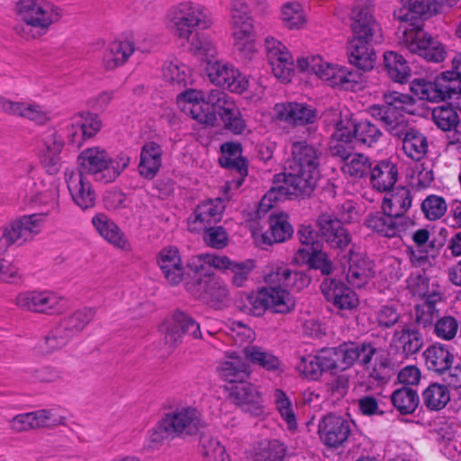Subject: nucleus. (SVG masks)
Segmentation results:
<instances>
[{
	"mask_svg": "<svg viewBox=\"0 0 461 461\" xmlns=\"http://www.w3.org/2000/svg\"><path fill=\"white\" fill-rule=\"evenodd\" d=\"M176 103L184 113L201 124L214 125L219 114L225 129L232 133L242 134L246 130V122L238 105L230 96L218 89L205 93L188 88L177 95Z\"/></svg>",
	"mask_w": 461,
	"mask_h": 461,
	"instance_id": "f257e3e1",
	"label": "nucleus"
},
{
	"mask_svg": "<svg viewBox=\"0 0 461 461\" xmlns=\"http://www.w3.org/2000/svg\"><path fill=\"white\" fill-rule=\"evenodd\" d=\"M384 104L370 107V114L380 121L390 134L402 138L404 154L415 161L422 159L428 152L427 138L413 129H408V116L415 113L414 99L396 91L384 95Z\"/></svg>",
	"mask_w": 461,
	"mask_h": 461,
	"instance_id": "f03ea898",
	"label": "nucleus"
},
{
	"mask_svg": "<svg viewBox=\"0 0 461 461\" xmlns=\"http://www.w3.org/2000/svg\"><path fill=\"white\" fill-rule=\"evenodd\" d=\"M289 267L284 264H273L264 274V281L267 287L251 293L248 298L249 313L259 317L266 312L278 314H287L294 307V300L284 289V284L288 276Z\"/></svg>",
	"mask_w": 461,
	"mask_h": 461,
	"instance_id": "7ed1b4c3",
	"label": "nucleus"
},
{
	"mask_svg": "<svg viewBox=\"0 0 461 461\" xmlns=\"http://www.w3.org/2000/svg\"><path fill=\"white\" fill-rule=\"evenodd\" d=\"M15 13L22 23L16 25V33L26 41L46 35L62 17V10L49 0H19Z\"/></svg>",
	"mask_w": 461,
	"mask_h": 461,
	"instance_id": "20e7f679",
	"label": "nucleus"
},
{
	"mask_svg": "<svg viewBox=\"0 0 461 461\" xmlns=\"http://www.w3.org/2000/svg\"><path fill=\"white\" fill-rule=\"evenodd\" d=\"M297 68L304 73H312L333 88L356 92L366 84L364 74L351 68L328 62L320 55L297 59Z\"/></svg>",
	"mask_w": 461,
	"mask_h": 461,
	"instance_id": "39448f33",
	"label": "nucleus"
},
{
	"mask_svg": "<svg viewBox=\"0 0 461 461\" xmlns=\"http://www.w3.org/2000/svg\"><path fill=\"white\" fill-rule=\"evenodd\" d=\"M319 176L317 149L304 140L294 141L288 172L283 174L282 177L301 194H309L315 187Z\"/></svg>",
	"mask_w": 461,
	"mask_h": 461,
	"instance_id": "423d86ee",
	"label": "nucleus"
},
{
	"mask_svg": "<svg viewBox=\"0 0 461 461\" xmlns=\"http://www.w3.org/2000/svg\"><path fill=\"white\" fill-rule=\"evenodd\" d=\"M375 23L367 11L356 9L351 23L352 38L348 41L349 63L360 70H370L375 63V52L371 45Z\"/></svg>",
	"mask_w": 461,
	"mask_h": 461,
	"instance_id": "0eeeda50",
	"label": "nucleus"
},
{
	"mask_svg": "<svg viewBox=\"0 0 461 461\" xmlns=\"http://www.w3.org/2000/svg\"><path fill=\"white\" fill-rule=\"evenodd\" d=\"M411 261L415 267L406 280L410 293L422 300L416 305V317H435L436 304L442 299L439 285L430 283L425 272V266L429 265V258L425 254L417 256L411 252Z\"/></svg>",
	"mask_w": 461,
	"mask_h": 461,
	"instance_id": "6e6552de",
	"label": "nucleus"
},
{
	"mask_svg": "<svg viewBox=\"0 0 461 461\" xmlns=\"http://www.w3.org/2000/svg\"><path fill=\"white\" fill-rule=\"evenodd\" d=\"M80 169L92 175L96 181L111 183L129 166L130 158L125 153H119L113 158L99 147L87 148L77 157Z\"/></svg>",
	"mask_w": 461,
	"mask_h": 461,
	"instance_id": "1a4fd4ad",
	"label": "nucleus"
},
{
	"mask_svg": "<svg viewBox=\"0 0 461 461\" xmlns=\"http://www.w3.org/2000/svg\"><path fill=\"white\" fill-rule=\"evenodd\" d=\"M167 21L172 24L173 34L178 40L189 38L195 28L208 29L212 24L211 14L197 2L183 1L172 5L166 14Z\"/></svg>",
	"mask_w": 461,
	"mask_h": 461,
	"instance_id": "9d476101",
	"label": "nucleus"
},
{
	"mask_svg": "<svg viewBox=\"0 0 461 461\" xmlns=\"http://www.w3.org/2000/svg\"><path fill=\"white\" fill-rule=\"evenodd\" d=\"M192 258L187 262V268L192 272V281L185 282L186 290L201 299L211 307L221 309L228 301V289L224 282L214 275L216 267L202 270L191 266Z\"/></svg>",
	"mask_w": 461,
	"mask_h": 461,
	"instance_id": "9b49d317",
	"label": "nucleus"
},
{
	"mask_svg": "<svg viewBox=\"0 0 461 461\" xmlns=\"http://www.w3.org/2000/svg\"><path fill=\"white\" fill-rule=\"evenodd\" d=\"M376 349L370 343L344 344L338 348H322L318 351L322 372L336 373L350 367L355 362L363 366L370 364Z\"/></svg>",
	"mask_w": 461,
	"mask_h": 461,
	"instance_id": "f8f14e48",
	"label": "nucleus"
},
{
	"mask_svg": "<svg viewBox=\"0 0 461 461\" xmlns=\"http://www.w3.org/2000/svg\"><path fill=\"white\" fill-rule=\"evenodd\" d=\"M26 176H22L18 196L24 209L46 205L53 208L57 203L58 187L55 184H47L37 176L34 167L27 164L23 169Z\"/></svg>",
	"mask_w": 461,
	"mask_h": 461,
	"instance_id": "ddd939ff",
	"label": "nucleus"
},
{
	"mask_svg": "<svg viewBox=\"0 0 461 461\" xmlns=\"http://www.w3.org/2000/svg\"><path fill=\"white\" fill-rule=\"evenodd\" d=\"M47 212L23 215L12 221L0 231V253L12 245L22 246L39 235L47 220Z\"/></svg>",
	"mask_w": 461,
	"mask_h": 461,
	"instance_id": "4468645a",
	"label": "nucleus"
},
{
	"mask_svg": "<svg viewBox=\"0 0 461 461\" xmlns=\"http://www.w3.org/2000/svg\"><path fill=\"white\" fill-rule=\"evenodd\" d=\"M338 217L322 213L318 219L321 234L332 248L342 249L351 240L348 231L343 227L342 221L350 222L357 218V211L352 201L344 202L338 212Z\"/></svg>",
	"mask_w": 461,
	"mask_h": 461,
	"instance_id": "2eb2a0df",
	"label": "nucleus"
},
{
	"mask_svg": "<svg viewBox=\"0 0 461 461\" xmlns=\"http://www.w3.org/2000/svg\"><path fill=\"white\" fill-rule=\"evenodd\" d=\"M16 305L23 310L47 315H62L72 308L69 298L51 290H33L20 293Z\"/></svg>",
	"mask_w": 461,
	"mask_h": 461,
	"instance_id": "dca6fc26",
	"label": "nucleus"
},
{
	"mask_svg": "<svg viewBox=\"0 0 461 461\" xmlns=\"http://www.w3.org/2000/svg\"><path fill=\"white\" fill-rule=\"evenodd\" d=\"M205 73L215 86L231 93L241 94L249 87V78L230 61L225 59L207 60Z\"/></svg>",
	"mask_w": 461,
	"mask_h": 461,
	"instance_id": "f3484780",
	"label": "nucleus"
},
{
	"mask_svg": "<svg viewBox=\"0 0 461 461\" xmlns=\"http://www.w3.org/2000/svg\"><path fill=\"white\" fill-rule=\"evenodd\" d=\"M411 91L418 98L429 102H440L447 99H461V81L447 79L443 72L434 81L422 78L411 83Z\"/></svg>",
	"mask_w": 461,
	"mask_h": 461,
	"instance_id": "a211bd4d",
	"label": "nucleus"
},
{
	"mask_svg": "<svg viewBox=\"0 0 461 461\" xmlns=\"http://www.w3.org/2000/svg\"><path fill=\"white\" fill-rule=\"evenodd\" d=\"M402 41L408 50L427 61L439 63L446 58L445 46L420 28L406 29Z\"/></svg>",
	"mask_w": 461,
	"mask_h": 461,
	"instance_id": "6ab92c4d",
	"label": "nucleus"
},
{
	"mask_svg": "<svg viewBox=\"0 0 461 461\" xmlns=\"http://www.w3.org/2000/svg\"><path fill=\"white\" fill-rule=\"evenodd\" d=\"M164 423L173 437L181 438L198 434L206 425L201 411L193 406H178L167 412Z\"/></svg>",
	"mask_w": 461,
	"mask_h": 461,
	"instance_id": "aec40b11",
	"label": "nucleus"
},
{
	"mask_svg": "<svg viewBox=\"0 0 461 461\" xmlns=\"http://www.w3.org/2000/svg\"><path fill=\"white\" fill-rule=\"evenodd\" d=\"M191 266L206 271L212 267L219 270L229 269L233 273V283L237 286H242L256 265L252 259L234 262L226 256L205 253L193 256Z\"/></svg>",
	"mask_w": 461,
	"mask_h": 461,
	"instance_id": "412c9836",
	"label": "nucleus"
},
{
	"mask_svg": "<svg viewBox=\"0 0 461 461\" xmlns=\"http://www.w3.org/2000/svg\"><path fill=\"white\" fill-rule=\"evenodd\" d=\"M102 128V122L98 115L82 112L70 117L64 124L62 130L68 140L79 148L86 140L95 136Z\"/></svg>",
	"mask_w": 461,
	"mask_h": 461,
	"instance_id": "4be33fe9",
	"label": "nucleus"
},
{
	"mask_svg": "<svg viewBox=\"0 0 461 461\" xmlns=\"http://www.w3.org/2000/svg\"><path fill=\"white\" fill-rule=\"evenodd\" d=\"M265 49L274 76L283 83L290 82L294 72V62L286 46L269 36L265 39Z\"/></svg>",
	"mask_w": 461,
	"mask_h": 461,
	"instance_id": "5701e85b",
	"label": "nucleus"
},
{
	"mask_svg": "<svg viewBox=\"0 0 461 461\" xmlns=\"http://www.w3.org/2000/svg\"><path fill=\"white\" fill-rule=\"evenodd\" d=\"M63 147L64 141L56 129L50 128L41 135L37 146L38 157L49 175H56L61 169Z\"/></svg>",
	"mask_w": 461,
	"mask_h": 461,
	"instance_id": "b1692460",
	"label": "nucleus"
},
{
	"mask_svg": "<svg viewBox=\"0 0 461 461\" xmlns=\"http://www.w3.org/2000/svg\"><path fill=\"white\" fill-rule=\"evenodd\" d=\"M66 418L57 410H39L21 413L10 421L11 429L16 432L38 428H52L65 423Z\"/></svg>",
	"mask_w": 461,
	"mask_h": 461,
	"instance_id": "393cba45",
	"label": "nucleus"
},
{
	"mask_svg": "<svg viewBox=\"0 0 461 461\" xmlns=\"http://www.w3.org/2000/svg\"><path fill=\"white\" fill-rule=\"evenodd\" d=\"M231 401L242 411L259 415L263 410V397L257 386L247 379L226 386Z\"/></svg>",
	"mask_w": 461,
	"mask_h": 461,
	"instance_id": "a878e982",
	"label": "nucleus"
},
{
	"mask_svg": "<svg viewBox=\"0 0 461 461\" xmlns=\"http://www.w3.org/2000/svg\"><path fill=\"white\" fill-rule=\"evenodd\" d=\"M273 111L276 120L295 126L312 124L317 118L316 109L304 103L286 102L276 104Z\"/></svg>",
	"mask_w": 461,
	"mask_h": 461,
	"instance_id": "bb28decb",
	"label": "nucleus"
},
{
	"mask_svg": "<svg viewBox=\"0 0 461 461\" xmlns=\"http://www.w3.org/2000/svg\"><path fill=\"white\" fill-rule=\"evenodd\" d=\"M353 149H348L342 144L330 147L333 156L340 158V169L342 173L352 178H362L367 175L371 168L370 159L360 153H353Z\"/></svg>",
	"mask_w": 461,
	"mask_h": 461,
	"instance_id": "cd10ccee",
	"label": "nucleus"
},
{
	"mask_svg": "<svg viewBox=\"0 0 461 461\" xmlns=\"http://www.w3.org/2000/svg\"><path fill=\"white\" fill-rule=\"evenodd\" d=\"M351 432L350 422L334 414L325 416L319 424L321 441L330 447L341 446Z\"/></svg>",
	"mask_w": 461,
	"mask_h": 461,
	"instance_id": "c85d7f7f",
	"label": "nucleus"
},
{
	"mask_svg": "<svg viewBox=\"0 0 461 461\" xmlns=\"http://www.w3.org/2000/svg\"><path fill=\"white\" fill-rule=\"evenodd\" d=\"M135 52L132 40L117 38L107 43L102 56V67L106 71H113L124 66Z\"/></svg>",
	"mask_w": 461,
	"mask_h": 461,
	"instance_id": "c756f323",
	"label": "nucleus"
},
{
	"mask_svg": "<svg viewBox=\"0 0 461 461\" xmlns=\"http://www.w3.org/2000/svg\"><path fill=\"white\" fill-rule=\"evenodd\" d=\"M223 211L224 203L221 198L201 203L188 219L189 230H203L211 224L220 221Z\"/></svg>",
	"mask_w": 461,
	"mask_h": 461,
	"instance_id": "7c9ffc66",
	"label": "nucleus"
},
{
	"mask_svg": "<svg viewBox=\"0 0 461 461\" xmlns=\"http://www.w3.org/2000/svg\"><path fill=\"white\" fill-rule=\"evenodd\" d=\"M86 319H62V321L51 334L40 345L42 354H50L65 346L68 339L81 331L86 325Z\"/></svg>",
	"mask_w": 461,
	"mask_h": 461,
	"instance_id": "2f4dec72",
	"label": "nucleus"
},
{
	"mask_svg": "<svg viewBox=\"0 0 461 461\" xmlns=\"http://www.w3.org/2000/svg\"><path fill=\"white\" fill-rule=\"evenodd\" d=\"M219 376L228 383V385L247 379L250 375V367L246 358L236 350H227L224 359L217 367Z\"/></svg>",
	"mask_w": 461,
	"mask_h": 461,
	"instance_id": "473e14b6",
	"label": "nucleus"
},
{
	"mask_svg": "<svg viewBox=\"0 0 461 461\" xmlns=\"http://www.w3.org/2000/svg\"><path fill=\"white\" fill-rule=\"evenodd\" d=\"M0 111L43 124L50 119L48 109L34 102H14L0 96Z\"/></svg>",
	"mask_w": 461,
	"mask_h": 461,
	"instance_id": "72a5a7b5",
	"label": "nucleus"
},
{
	"mask_svg": "<svg viewBox=\"0 0 461 461\" xmlns=\"http://www.w3.org/2000/svg\"><path fill=\"white\" fill-rule=\"evenodd\" d=\"M66 182L69 194L77 205L83 210L95 204V194L91 183L86 180L82 172L71 171L66 173Z\"/></svg>",
	"mask_w": 461,
	"mask_h": 461,
	"instance_id": "f704fd0d",
	"label": "nucleus"
},
{
	"mask_svg": "<svg viewBox=\"0 0 461 461\" xmlns=\"http://www.w3.org/2000/svg\"><path fill=\"white\" fill-rule=\"evenodd\" d=\"M321 288L325 298L339 309L351 310L358 304L357 294L341 282L326 278Z\"/></svg>",
	"mask_w": 461,
	"mask_h": 461,
	"instance_id": "c9c22d12",
	"label": "nucleus"
},
{
	"mask_svg": "<svg viewBox=\"0 0 461 461\" xmlns=\"http://www.w3.org/2000/svg\"><path fill=\"white\" fill-rule=\"evenodd\" d=\"M408 221L398 220L394 216L375 212L369 213L365 219V225L374 232L387 238H394L405 230Z\"/></svg>",
	"mask_w": 461,
	"mask_h": 461,
	"instance_id": "e433bc0d",
	"label": "nucleus"
},
{
	"mask_svg": "<svg viewBox=\"0 0 461 461\" xmlns=\"http://www.w3.org/2000/svg\"><path fill=\"white\" fill-rule=\"evenodd\" d=\"M230 27L232 44L235 50L245 58H251L257 51L253 21L232 22Z\"/></svg>",
	"mask_w": 461,
	"mask_h": 461,
	"instance_id": "4c0bfd02",
	"label": "nucleus"
},
{
	"mask_svg": "<svg viewBox=\"0 0 461 461\" xmlns=\"http://www.w3.org/2000/svg\"><path fill=\"white\" fill-rule=\"evenodd\" d=\"M160 329L165 332L166 342L176 347L181 342L183 334H189L194 338H200V324L194 319H166Z\"/></svg>",
	"mask_w": 461,
	"mask_h": 461,
	"instance_id": "58836bf2",
	"label": "nucleus"
},
{
	"mask_svg": "<svg viewBox=\"0 0 461 461\" xmlns=\"http://www.w3.org/2000/svg\"><path fill=\"white\" fill-rule=\"evenodd\" d=\"M92 224L99 235L110 244L122 250L131 249V244L123 232L106 214H95L92 218Z\"/></svg>",
	"mask_w": 461,
	"mask_h": 461,
	"instance_id": "ea45409f",
	"label": "nucleus"
},
{
	"mask_svg": "<svg viewBox=\"0 0 461 461\" xmlns=\"http://www.w3.org/2000/svg\"><path fill=\"white\" fill-rule=\"evenodd\" d=\"M158 264L165 278L172 285H177L184 280V267L180 253L176 247H167L160 250Z\"/></svg>",
	"mask_w": 461,
	"mask_h": 461,
	"instance_id": "a19ab883",
	"label": "nucleus"
},
{
	"mask_svg": "<svg viewBox=\"0 0 461 461\" xmlns=\"http://www.w3.org/2000/svg\"><path fill=\"white\" fill-rule=\"evenodd\" d=\"M369 172L371 185L381 193L390 191L398 178V168L389 160H381L371 166Z\"/></svg>",
	"mask_w": 461,
	"mask_h": 461,
	"instance_id": "79ce46f5",
	"label": "nucleus"
},
{
	"mask_svg": "<svg viewBox=\"0 0 461 461\" xmlns=\"http://www.w3.org/2000/svg\"><path fill=\"white\" fill-rule=\"evenodd\" d=\"M161 75L172 86L185 87L194 83L192 68L177 58H169L164 62Z\"/></svg>",
	"mask_w": 461,
	"mask_h": 461,
	"instance_id": "37998d69",
	"label": "nucleus"
},
{
	"mask_svg": "<svg viewBox=\"0 0 461 461\" xmlns=\"http://www.w3.org/2000/svg\"><path fill=\"white\" fill-rule=\"evenodd\" d=\"M241 353L249 365L258 366L268 372H283L281 359L260 346L248 345L242 349Z\"/></svg>",
	"mask_w": 461,
	"mask_h": 461,
	"instance_id": "c03bdc74",
	"label": "nucleus"
},
{
	"mask_svg": "<svg viewBox=\"0 0 461 461\" xmlns=\"http://www.w3.org/2000/svg\"><path fill=\"white\" fill-rule=\"evenodd\" d=\"M302 194L294 186L287 185L282 175L276 176V185L268 190L258 205V216L267 213L278 201Z\"/></svg>",
	"mask_w": 461,
	"mask_h": 461,
	"instance_id": "a18cd8bd",
	"label": "nucleus"
},
{
	"mask_svg": "<svg viewBox=\"0 0 461 461\" xmlns=\"http://www.w3.org/2000/svg\"><path fill=\"white\" fill-rule=\"evenodd\" d=\"M439 448L450 460L461 461V426L450 422L440 428Z\"/></svg>",
	"mask_w": 461,
	"mask_h": 461,
	"instance_id": "49530a36",
	"label": "nucleus"
},
{
	"mask_svg": "<svg viewBox=\"0 0 461 461\" xmlns=\"http://www.w3.org/2000/svg\"><path fill=\"white\" fill-rule=\"evenodd\" d=\"M411 205V196L410 190L406 187L399 186L386 192L383 199L382 210L384 212L391 214L398 220H403L402 216Z\"/></svg>",
	"mask_w": 461,
	"mask_h": 461,
	"instance_id": "de8ad7c7",
	"label": "nucleus"
},
{
	"mask_svg": "<svg viewBox=\"0 0 461 461\" xmlns=\"http://www.w3.org/2000/svg\"><path fill=\"white\" fill-rule=\"evenodd\" d=\"M347 272L348 282L356 287L364 285L374 275L373 263L365 256L351 252Z\"/></svg>",
	"mask_w": 461,
	"mask_h": 461,
	"instance_id": "09e8293b",
	"label": "nucleus"
},
{
	"mask_svg": "<svg viewBox=\"0 0 461 461\" xmlns=\"http://www.w3.org/2000/svg\"><path fill=\"white\" fill-rule=\"evenodd\" d=\"M294 259L298 264H305L311 268L319 269L324 275H329L332 271L331 261L321 250V245H315L313 249H298Z\"/></svg>",
	"mask_w": 461,
	"mask_h": 461,
	"instance_id": "8fccbe9b",
	"label": "nucleus"
},
{
	"mask_svg": "<svg viewBox=\"0 0 461 461\" xmlns=\"http://www.w3.org/2000/svg\"><path fill=\"white\" fill-rule=\"evenodd\" d=\"M162 149L155 142L146 143L140 152V174L147 179L153 178L162 163Z\"/></svg>",
	"mask_w": 461,
	"mask_h": 461,
	"instance_id": "3c124183",
	"label": "nucleus"
},
{
	"mask_svg": "<svg viewBox=\"0 0 461 461\" xmlns=\"http://www.w3.org/2000/svg\"><path fill=\"white\" fill-rule=\"evenodd\" d=\"M423 356L428 369L438 374L445 373L454 360V356L447 347L440 343H435L427 348Z\"/></svg>",
	"mask_w": 461,
	"mask_h": 461,
	"instance_id": "603ef678",
	"label": "nucleus"
},
{
	"mask_svg": "<svg viewBox=\"0 0 461 461\" xmlns=\"http://www.w3.org/2000/svg\"><path fill=\"white\" fill-rule=\"evenodd\" d=\"M386 74L394 82L404 84L411 75V69L405 58L398 52L390 50L384 54Z\"/></svg>",
	"mask_w": 461,
	"mask_h": 461,
	"instance_id": "864d4df0",
	"label": "nucleus"
},
{
	"mask_svg": "<svg viewBox=\"0 0 461 461\" xmlns=\"http://www.w3.org/2000/svg\"><path fill=\"white\" fill-rule=\"evenodd\" d=\"M393 342L397 348H402L404 355L411 356L422 348L424 340L423 336L415 327L404 326L395 330Z\"/></svg>",
	"mask_w": 461,
	"mask_h": 461,
	"instance_id": "5fc2aeb1",
	"label": "nucleus"
},
{
	"mask_svg": "<svg viewBox=\"0 0 461 461\" xmlns=\"http://www.w3.org/2000/svg\"><path fill=\"white\" fill-rule=\"evenodd\" d=\"M294 232L285 213L272 214L269 219V230L263 234V240L267 244L283 242L289 239Z\"/></svg>",
	"mask_w": 461,
	"mask_h": 461,
	"instance_id": "6e6d98bb",
	"label": "nucleus"
},
{
	"mask_svg": "<svg viewBox=\"0 0 461 461\" xmlns=\"http://www.w3.org/2000/svg\"><path fill=\"white\" fill-rule=\"evenodd\" d=\"M181 41L187 43L189 50L195 56L203 57L206 61L218 54L215 41L207 33L193 32L189 38H183Z\"/></svg>",
	"mask_w": 461,
	"mask_h": 461,
	"instance_id": "4d7b16f0",
	"label": "nucleus"
},
{
	"mask_svg": "<svg viewBox=\"0 0 461 461\" xmlns=\"http://www.w3.org/2000/svg\"><path fill=\"white\" fill-rule=\"evenodd\" d=\"M285 447L276 439H265L257 443L250 454L251 461H281L285 455Z\"/></svg>",
	"mask_w": 461,
	"mask_h": 461,
	"instance_id": "13d9d810",
	"label": "nucleus"
},
{
	"mask_svg": "<svg viewBox=\"0 0 461 461\" xmlns=\"http://www.w3.org/2000/svg\"><path fill=\"white\" fill-rule=\"evenodd\" d=\"M356 124L357 122H353L348 114H340L334 125L330 147L342 144L348 149H353Z\"/></svg>",
	"mask_w": 461,
	"mask_h": 461,
	"instance_id": "bf43d9fd",
	"label": "nucleus"
},
{
	"mask_svg": "<svg viewBox=\"0 0 461 461\" xmlns=\"http://www.w3.org/2000/svg\"><path fill=\"white\" fill-rule=\"evenodd\" d=\"M221 156L219 158L223 167L236 168L240 175L247 173L245 160L241 158V146L235 142H226L221 146Z\"/></svg>",
	"mask_w": 461,
	"mask_h": 461,
	"instance_id": "052dcab7",
	"label": "nucleus"
},
{
	"mask_svg": "<svg viewBox=\"0 0 461 461\" xmlns=\"http://www.w3.org/2000/svg\"><path fill=\"white\" fill-rule=\"evenodd\" d=\"M272 397L277 412L286 423L288 429H295L297 427V419L290 397L279 388L274 390Z\"/></svg>",
	"mask_w": 461,
	"mask_h": 461,
	"instance_id": "680f3d73",
	"label": "nucleus"
},
{
	"mask_svg": "<svg viewBox=\"0 0 461 461\" xmlns=\"http://www.w3.org/2000/svg\"><path fill=\"white\" fill-rule=\"evenodd\" d=\"M280 18L289 29H302L307 22L303 6L298 2H287L281 7Z\"/></svg>",
	"mask_w": 461,
	"mask_h": 461,
	"instance_id": "e2e57ef3",
	"label": "nucleus"
},
{
	"mask_svg": "<svg viewBox=\"0 0 461 461\" xmlns=\"http://www.w3.org/2000/svg\"><path fill=\"white\" fill-rule=\"evenodd\" d=\"M393 407L402 414L412 413L419 404V396L415 390L410 387L396 389L391 396Z\"/></svg>",
	"mask_w": 461,
	"mask_h": 461,
	"instance_id": "0e129e2a",
	"label": "nucleus"
},
{
	"mask_svg": "<svg viewBox=\"0 0 461 461\" xmlns=\"http://www.w3.org/2000/svg\"><path fill=\"white\" fill-rule=\"evenodd\" d=\"M200 449L203 461H230L225 447L210 435L201 437Z\"/></svg>",
	"mask_w": 461,
	"mask_h": 461,
	"instance_id": "69168bd1",
	"label": "nucleus"
},
{
	"mask_svg": "<svg viewBox=\"0 0 461 461\" xmlns=\"http://www.w3.org/2000/svg\"><path fill=\"white\" fill-rule=\"evenodd\" d=\"M424 404L433 411L443 409L450 400L447 387L439 384H432L422 393Z\"/></svg>",
	"mask_w": 461,
	"mask_h": 461,
	"instance_id": "338daca9",
	"label": "nucleus"
},
{
	"mask_svg": "<svg viewBox=\"0 0 461 461\" xmlns=\"http://www.w3.org/2000/svg\"><path fill=\"white\" fill-rule=\"evenodd\" d=\"M228 321L224 331L235 344L241 346L254 341L256 334L250 327L235 319H228Z\"/></svg>",
	"mask_w": 461,
	"mask_h": 461,
	"instance_id": "774afa93",
	"label": "nucleus"
}]
</instances>
